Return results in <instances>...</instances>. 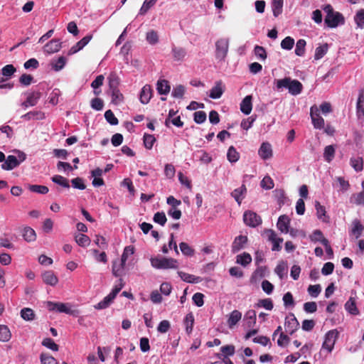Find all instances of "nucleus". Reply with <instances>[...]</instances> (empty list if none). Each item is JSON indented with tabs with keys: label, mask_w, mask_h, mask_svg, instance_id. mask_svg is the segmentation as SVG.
Listing matches in <instances>:
<instances>
[{
	"label": "nucleus",
	"mask_w": 364,
	"mask_h": 364,
	"mask_svg": "<svg viewBox=\"0 0 364 364\" xmlns=\"http://www.w3.org/2000/svg\"><path fill=\"white\" fill-rule=\"evenodd\" d=\"M289 87V92L293 95L300 94L303 89L302 84L297 80H291Z\"/></svg>",
	"instance_id": "24"
},
{
	"label": "nucleus",
	"mask_w": 364,
	"mask_h": 364,
	"mask_svg": "<svg viewBox=\"0 0 364 364\" xmlns=\"http://www.w3.org/2000/svg\"><path fill=\"white\" fill-rule=\"evenodd\" d=\"M346 310L352 315H358L359 311L356 306V301L354 297H350L347 302L345 304Z\"/></svg>",
	"instance_id": "22"
},
{
	"label": "nucleus",
	"mask_w": 364,
	"mask_h": 364,
	"mask_svg": "<svg viewBox=\"0 0 364 364\" xmlns=\"http://www.w3.org/2000/svg\"><path fill=\"white\" fill-rule=\"evenodd\" d=\"M356 109H357L358 117L361 118L362 117H364V95L363 94H360V95L358 97Z\"/></svg>",
	"instance_id": "39"
},
{
	"label": "nucleus",
	"mask_w": 364,
	"mask_h": 364,
	"mask_svg": "<svg viewBox=\"0 0 364 364\" xmlns=\"http://www.w3.org/2000/svg\"><path fill=\"white\" fill-rule=\"evenodd\" d=\"M76 242L81 247H87L90 243L89 237L84 234H78L75 235Z\"/></svg>",
	"instance_id": "41"
},
{
	"label": "nucleus",
	"mask_w": 364,
	"mask_h": 364,
	"mask_svg": "<svg viewBox=\"0 0 364 364\" xmlns=\"http://www.w3.org/2000/svg\"><path fill=\"white\" fill-rule=\"evenodd\" d=\"M257 316L255 310H249L244 316V321L247 328H252L256 323Z\"/></svg>",
	"instance_id": "18"
},
{
	"label": "nucleus",
	"mask_w": 364,
	"mask_h": 364,
	"mask_svg": "<svg viewBox=\"0 0 364 364\" xmlns=\"http://www.w3.org/2000/svg\"><path fill=\"white\" fill-rule=\"evenodd\" d=\"M245 224L251 228H256L262 224L261 217L252 210H247L243 214Z\"/></svg>",
	"instance_id": "4"
},
{
	"label": "nucleus",
	"mask_w": 364,
	"mask_h": 364,
	"mask_svg": "<svg viewBox=\"0 0 364 364\" xmlns=\"http://www.w3.org/2000/svg\"><path fill=\"white\" fill-rule=\"evenodd\" d=\"M227 159L230 163H235L240 159V154L233 146L229 147Z\"/></svg>",
	"instance_id": "30"
},
{
	"label": "nucleus",
	"mask_w": 364,
	"mask_h": 364,
	"mask_svg": "<svg viewBox=\"0 0 364 364\" xmlns=\"http://www.w3.org/2000/svg\"><path fill=\"white\" fill-rule=\"evenodd\" d=\"M134 247L133 246H132V245L127 246L124 250V252L122 255L120 261H122V263L126 264V262H127L129 256L132 255L134 254Z\"/></svg>",
	"instance_id": "53"
},
{
	"label": "nucleus",
	"mask_w": 364,
	"mask_h": 364,
	"mask_svg": "<svg viewBox=\"0 0 364 364\" xmlns=\"http://www.w3.org/2000/svg\"><path fill=\"white\" fill-rule=\"evenodd\" d=\"M310 239L312 242H321L323 245V240H327L323 237L322 232L320 230H315L310 235Z\"/></svg>",
	"instance_id": "52"
},
{
	"label": "nucleus",
	"mask_w": 364,
	"mask_h": 364,
	"mask_svg": "<svg viewBox=\"0 0 364 364\" xmlns=\"http://www.w3.org/2000/svg\"><path fill=\"white\" fill-rule=\"evenodd\" d=\"M354 21L358 27L364 28V9L359 10L354 16Z\"/></svg>",
	"instance_id": "49"
},
{
	"label": "nucleus",
	"mask_w": 364,
	"mask_h": 364,
	"mask_svg": "<svg viewBox=\"0 0 364 364\" xmlns=\"http://www.w3.org/2000/svg\"><path fill=\"white\" fill-rule=\"evenodd\" d=\"M22 118L27 120H30L31 119H42L45 118V114L41 112H29L23 115Z\"/></svg>",
	"instance_id": "45"
},
{
	"label": "nucleus",
	"mask_w": 364,
	"mask_h": 364,
	"mask_svg": "<svg viewBox=\"0 0 364 364\" xmlns=\"http://www.w3.org/2000/svg\"><path fill=\"white\" fill-rule=\"evenodd\" d=\"M252 262V257L247 252H243L241 255H239L236 257V262L240 264L241 265L245 267L247 264H250Z\"/></svg>",
	"instance_id": "33"
},
{
	"label": "nucleus",
	"mask_w": 364,
	"mask_h": 364,
	"mask_svg": "<svg viewBox=\"0 0 364 364\" xmlns=\"http://www.w3.org/2000/svg\"><path fill=\"white\" fill-rule=\"evenodd\" d=\"M223 93V90L221 87V82H217L216 85L214 86L210 92V97L212 99H218L220 98Z\"/></svg>",
	"instance_id": "34"
},
{
	"label": "nucleus",
	"mask_w": 364,
	"mask_h": 364,
	"mask_svg": "<svg viewBox=\"0 0 364 364\" xmlns=\"http://www.w3.org/2000/svg\"><path fill=\"white\" fill-rule=\"evenodd\" d=\"M172 53L175 60H183L186 55V52L183 47H173Z\"/></svg>",
	"instance_id": "38"
},
{
	"label": "nucleus",
	"mask_w": 364,
	"mask_h": 364,
	"mask_svg": "<svg viewBox=\"0 0 364 364\" xmlns=\"http://www.w3.org/2000/svg\"><path fill=\"white\" fill-rule=\"evenodd\" d=\"M125 263L122 261H115L112 264V274L114 277H119L123 275Z\"/></svg>",
	"instance_id": "26"
},
{
	"label": "nucleus",
	"mask_w": 364,
	"mask_h": 364,
	"mask_svg": "<svg viewBox=\"0 0 364 364\" xmlns=\"http://www.w3.org/2000/svg\"><path fill=\"white\" fill-rule=\"evenodd\" d=\"M179 247L183 253L186 256L191 257L194 255L195 250L186 242H182L179 244Z\"/></svg>",
	"instance_id": "40"
},
{
	"label": "nucleus",
	"mask_w": 364,
	"mask_h": 364,
	"mask_svg": "<svg viewBox=\"0 0 364 364\" xmlns=\"http://www.w3.org/2000/svg\"><path fill=\"white\" fill-rule=\"evenodd\" d=\"M310 116L311 118L312 124L315 129H321L324 128V119L320 116L319 109L316 105H313L311 107Z\"/></svg>",
	"instance_id": "6"
},
{
	"label": "nucleus",
	"mask_w": 364,
	"mask_h": 364,
	"mask_svg": "<svg viewBox=\"0 0 364 364\" xmlns=\"http://www.w3.org/2000/svg\"><path fill=\"white\" fill-rule=\"evenodd\" d=\"M42 279L43 282L52 287L55 286L58 282V278L52 270L45 271L42 273Z\"/></svg>",
	"instance_id": "9"
},
{
	"label": "nucleus",
	"mask_w": 364,
	"mask_h": 364,
	"mask_svg": "<svg viewBox=\"0 0 364 364\" xmlns=\"http://www.w3.org/2000/svg\"><path fill=\"white\" fill-rule=\"evenodd\" d=\"M254 54L258 60H264L267 58V52L264 47H255Z\"/></svg>",
	"instance_id": "57"
},
{
	"label": "nucleus",
	"mask_w": 364,
	"mask_h": 364,
	"mask_svg": "<svg viewBox=\"0 0 364 364\" xmlns=\"http://www.w3.org/2000/svg\"><path fill=\"white\" fill-rule=\"evenodd\" d=\"M21 316L26 321H33L35 318V314L31 309L23 308L21 311Z\"/></svg>",
	"instance_id": "42"
},
{
	"label": "nucleus",
	"mask_w": 364,
	"mask_h": 364,
	"mask_svg": "<svg viewBox=\"0 0 364 364\" xmlns=\"http://www.w3.org/2000/svg\"><path fill=\"white\" fill-rule=\"evenodd\" d=\"M91 107L92 109L100 111L103 109L104 102L103 100L100 98L95 97L91 100Z\"/></svg>",
	"instance_id": "62"
},
{
	"label": "nucleus",
	"mask_w": 364,
	"mask_h": 364,
	"mask_svg": "<svg viewBox=\"0 0 364 364\" xmlns=\"http://www.w3.org/2000/svg\"><path fill=\"white\" fill-rule=\"evenodd\" d=\"M171 87L166 80H159L156 83V90L159 95H167L170 92Z\"/></svg>",
	"instance_id": "20"
},
{
	"label": "nucleus",
	"mask_w": 364,
	"mask_h": 364,
	"mask_svg": "<svg viewBox=\"0 0 364 364\" xmlns=\"http://www.w3.org/2000/svg\"><path fill=\"white\" fill-rule=\"evenodd\" d=\"M105 118L111 125H117L119 123L118 119L114 116L111 109H108L105 112Z\"/></svg>",
	"instance_id": "50"
},
{
	"label": "nucleus",
	"mask_w": 364,
	"mask_h": 364,
	"mask_svg": "<svg viewBox=\"0 0 364 364\" xmlns=\"http://www.w3.org/2000/svg\"><path fill=\"white\" fill-rule=\"evenodd\" d=\"M51 180L53 183L58 184L59 186L69 188L70 184L69 181L66 178L60 176V175H55L51 178Z\"/></svg>",
	"instance_id": "35"
},
{
	"label": "nucleus",
	"mask_w": 364,
	"mask_h": 364,
	"mask_svg": "<svg viewBox=\"0 0 364 364\" xmlns=\"http://www.w3.org/2000/svg\"><path fill=\"white\" fill-rule=\"evenodd\" d=\"M350 202L357 205H364V191L353 194L350 198Z\"/></svg>",
	"instance_id": "36"
},
{
	"label": "nucleus",
	"mask_w": 364,
	"mask_h": 364,
	"mask_svg": "<svg viewBox=\"0 0 364 364\" xmlns=\"http://www.w3.org/2000/svg\"><path fill=\"white\" fill-rule=\"evenodd\" d=\"M242 318V313L238 310L232 311L228 319L227 323L230 328H232Z\"/></svg>",
	"instance_id": "17"
},
{
	"label": "nucleus",
	"mask_w": 364,
	"mask_h": 364,
	"mask_svg": "<svg viewBox=\"0 0 364 364\" xmlns=\"http://www.w3.org/2000/svg\"><path fill=\"white\" fill-rule=\"evenodd\" d=\"M290 220L288 216L283 215L279 216L277 221V228L284 233H287L289 232V226Z\"/></svg>",
	"instance_id": "16"
},
{
	"label": "nucleus",
	"mask_w": 364,
	"mask_h": 364,
	"mask_svg": "<svg viewBox=\"0 0 364 364\" xmlns=\"http://www.w3.org/2000/svg\"><path fill=\"white\" fill-rule=\"evenodd\" d=\"M153 220L156 223H158L162 226H164L167 221L166 216L164 212L156 213L154 215Z\"/></svg>",
	"instance_id": "51"
},
{
	"label": "nucleus",
	"mask_w": 364,
	"mask_h": 364,
	"mask_svg": "<svg viewBox=\"0 0 364 364\" xmlns=\"http://www.w3.org/2000/svg\"><path fill=\"white\" fill-rule=\"evenodd\" d=\"M41 96V94L40 92H33L28 96L26 100L23 102L22 105L26 107L28 106H34L37 104Z\"/></svg>",
	"instance_id": "21"
},
{
	"label": "nucleus",
	"mask_w": 364,
	"mask_h": 364,
	"mask_svg": "<svg viewBox=\"0 0 364 364\" xmlns=\"http://www.w3.org/2000/svg\"><path fill=\"white\" fill-rule=\"evenodd\" d=\"M72 186L73 188L84 190L86 188V186L84 183L83 179L80 177L73 178L71 180Z\"/></svg>",
	"instance_id": "60"
},
{
	"label": "nucleus",
	"mask_w": 364,
	"mask_h": 364,
	"mask_svg": "<svg viewBox=\"0 0 364 364\" xmlns=\"http://www.w3.org/2000/svg\"><path fill=\"white\" fill-rule=\"evenodd\" d=\"M307 290L311 296L317 297L321 291V288L320 284L309 285Z\"/></svg>",
	"instance_id": "63"
},
{
	"label": "nucleus",
	"mask_w": 364,
	"mask_h": 364,
	"mask_svg": "<svg viewBox=\"0 0 364 364\" xmlns=\"http://www.w3.org/2000/svg\"><path fill=\"white\" fill-rule=\"evenodd\" d=\"M42 345L53 351H58L59 346L50 338H46L42 341Z\"/></svg>",
	"instance_id": "46"
},
{
	"label": "nucleus",
	"mask_w": 364,
	"mask_h": 364,
	"mask_svg": "<svg viewBox=\"0 0 364 364\" xmlns=\"http://www.w3.org/2000/svg\"><path fill=\"white\" fill-rule=\"evenodd\" d=\"M156 141V138L152 134H144V146L147 149H151L154 142Z\"/></svg>",
	"instance_id": "47"
},
{
	"label": "nucleus",
	"mask_w": 364,
	"mask_h": 364,
	"mask_svg": "<svg viewBox=\"0 0 364 364\" xmlns=\"http://www.w3.org/2000/svg\"><path fill=\"white\" fill-rule=\"evenodd\" d=\"M338 337V332L337 330L335 329L328 331L325 335L322 348L327 350L328 353H331L334 348Z\"/></svg>",
	"instance_id": "5"
},
{
	"label": "nucleus",
	"mask_w": 364,
	"mask_h": 364,
	"mask_svg": "<svg viewBox=\"0 0 364 364\" xmlns=\"http://www.w3.org/2000/svg\"><path fill=\"white\" fill-rule=\"evenodd\" d=\"M46 306L48 310L51 311H55L73 316H77L79 315V311L75 309H73L71 308L72 305L68 303L47 301Z\"/></svg>",
	"instance_id": "2"
},
{
	"label": "nucleus",
	"mask_w": 364,
	"mask_h": 364,
	"mask_svg": "<svg viewBox=\"0 0 364 364\" xmlns=\"http://www.w3.org/2000/svg\"><path fill=\"white\" fill-rule=\"evenodd\" d=\"M41 364H58L57 360L51 355L41 353L40 355Z\"/></svg>",
	"instance_id": "55"
},
{
	"label": "nucleus",
	"mask_w": 364,
	"mask_h": 364,
	"mask_svg": "<svg viewBox=\"0 0 364 364\" xmlns=\"http://www.w3.org/2000/svg\"><path fill=\"white\" fill-rule=\"evenodd\" d=\"M152 92H153V90H152L151 85H144L140 92V95H139L140 102L144 105L148 104L151 98Z\"/></svg>",
	"instance_id": "12"
},
{
	"label": "nucleus",
	"mask_w": 364,
	"mask_h": 364,
	"mask_svg": "<svg viewBox=\"0 0 364 364\" xmlns=\"http://www.w3.org/2000/svg\"><path fill=\"white\" fill-rule=\"evenodd\" d=\"M185 93V87L183 85H178L173 87L172 91V96L176 98H182Z\"/></svg>",
	"instance_id": "58"
},
{
	"label": "nucleus",
	"mask_w": 364,
	"mask_h": 364,
	"mask_svg": "<svg viewBox=\"0 0 364 364\" xmlns=\"http://www.w3.org/2000/svg\"><path fill=\"white\" fill-rule=\"evenodd\" d=\"M257 307H263L267 310H272L274 307L273 302L271 299H264L259 300L256 304Z\"/></svg>",
	"instance_id": "48"
},
{
	"label": "nucleus",
	"mask_w": 364,
	"mask_h": 364,
	"mask_svg": "<svg viewBox=\"0 0 364 364\" xmlns=\"http://www.w3.org/2000/svg\"><path fill=\"white\" fill-rule=\"evenodd\" d=\"M206 113L204 111H197L193 114L194 122L197 124H202L206 120Z\"/></svg>",
	"instance_id": "56"
},
{
	"label": "nucleus",
	"mask_w": 364,
	"mask_h": 364,
	"mask_svg": "<svg viewBox=\"0 0 364 364\" xmlns=\"http://www.w3.org/2000/svg\"><path fill=\"white\" fill-rule=\"evenodd\" d=\"M247 241V237L245 235H239L236 237L232 244V252L235 253L243 249Z\"/></svg>",
	"instance_id": "10"
},
{
	"label": "nucleus",
	"mask_w": 364,
	"mask_h": 364,
	"mask_svg": "<svg viewBox=\"0 0 364 364\" xmlns=\"http://www.w3.org/2000/svg\"><path fill=\"white\" fill-rule=\"evenodd\" d=\"M178 274L183 281L187 283L196 284L202 282L203 280V279L200 277H196L193 274H191L181 271L178 272Z\"/></svg>",
	"instance_id": "15"
},
{
	"label": "nucleus",
	"mask_w": 364,
	"mask_h": 364,
	"mask_svg": "<svg viewBox=\"0 0 364 364\" xmlns=\"http://www.w3.org/2000/svg\"><path fill=\"white\" fill-rule=\"evenodd\" d=\"M350 165L356 171H360L363 168V160L361 157L350 159Z\"/></svg>",
	"instance_id": "44"
},
{
	"label": "nucleus",
	"mask_w": 364,
	"mask_h": 364,
	"mask_svg": "<svg viewBox=\"0 0 364 364\" xmlns=\"http://www.w3.org/2000/svg\"><path fill=\"white\" fill-rule=\"evenodd\" d=\"M323 10L326 14L324 21L328 27L336 28L345 23L343 16L338 11H334L331 5H325Z\"/></svg>",
	"instance_id": "1"
},
{
	"label": "nucleus",
	"mask_w": 364,
	"mask_h": 364,
	"mask_svg": "<svg viewBox=\"0 0 364 364\" xmlns=\"http://www.w3.org/2000/svg\"><path fill=\"white\" fill-rule=\"evenodd\" d=\"M194 316L193 313H188L184 318V324L186 326V331L188 334H190L193 328L194 325Z\"/></svg>",
	"instance_id": "31"
},
{
	"label": "nucleus",
	"mask_w": 364,
	"mask_h": 364,
	"mask_svg": "<svg viewBox=\"0 0 364 364\" xmlns=\"http://www.w3.org/2000/svg\"><path fill=\"white\" fill-rule=\"evenodd\" d=\"M11 338V333L6 325H0V341L7 342Z\"/></svg>",
	"instance_id": "29"
},
{
	"label": "nucleus",
	"mask_w": 364,
	"mask_h": 364,
	"mask_svg": "<svg viewBox=\"0 0 364 364\" xmlns=\"http://www.w3.org/2000/svg\"><path fill=\"white\" fill-rule=\"evenodd\" d=\"M22 236L23 239L28 242H33L36 240V234L35 230L30 227H25L23 230Z\"/></svg>",
	"instance_id": "25"
},
{
	"label": "nucleus",
	"mask_w": 364,
	"mask_h": 364,
	"mask_svg": "<svg viewBox=\"0 0 364 364\" xmlns=\"http://www.w3.org/2000/svg\"><path fill=\"white\" fill-rule=\"evenodd\" d=\"M252 97L247 95L240 103V110L245 114H249L252 109Z\"/></svg>",
	"instance_id": "14"
},
{
	"label": "nucleus",
	"mask_w": 364,
	"mask_h": 364,
	"mask_svg": "<svg viewBox=\"0 0 364 364\" xmlns=\"http://www.w3.org/2000/svg\"><path fill=\"white\" fill-rule=\"evenodd\" d=\"M111 92L112 102L116 105H119L124 100V96L119 89L109 90Z\"/></svg>",
	"instance_id": "32"
},
{
	"label": "nucleus",
	"mask_w": 364,
	"mask_h": 364,
	"mask_svg": "<svg viewBox=\"0 0 364 364\" xmlns=\"http://www.w3.org/2000/svg\"><path fill=\"white\" fill-rule=\"evenodd\" d=\"M16 72V68L13 65H6L1 70L3 77H10Z\"/></svg>",
	"instance_id": "64"
},
{
	"label": "nucleus",
	"mask_w": 364,
	"mask_h": 364,
	"mask_svg": "<svg viewBox=\"0 0 364 364\" xmlns=\"http://www.w3.org/2000/svg\"><path fill=\"white\" fill-rule=\"evenodd\" d=\"M57 168L58 171L63 170L65 171H71L73 169H77V166L75 165L73 167L68 162L59 161L57 164Z\"/></svg>",
	"instance_id": "59"
},
{
	"label": "nucleus",
	"mask_w": 364,
	"mask_h": 364,
	"mask_svg": "<svg viewBox=\"0 0 364 364\" xmlns=\"http://www.w3.org/2000/svg\"><path fill=\"white\" fill-rule=\"evenodd\" d=\"M364 225H363L358 220H355L353 222V228L350 230V234L358 239L362 235Z\"/></svg>",
	"instance_id": "23"
},
{
	"label": "nucleus",
	"mask_w": 364,
	"mask_h": 364,
	"mask_svg": "<svg viewBox=\"0 0 364 364\" xmlns=\"http://www.w3.org/2000/svg\"><path fill=\"white\" fill-rule=\"evenodd\" d=\"M151 264L156 269H177L178 261L173 258L153 257L150 259Z\"/></svg>",
	"instance_id": "3"
},
{
	"label": "nucleus",
	"mask_w": 364,
	"mask_h": 364,
	"mask_svg": "<svg viewBox=\"0 0 364 364\" xmlns=\"http://www.w3.org/2000/svg\"><path fill=\"white\" fill-rule=\"evenodd\" d=\"M336 149L333 145H328L324 148L323 158L326 161L330 163L334 158Z\"/></svg>",
	"instance_id": "27"
},
{
	"label": "nucleus",
	"mask_w": 364,
	"mask_h": 364,
	"mask_svg": "<svg viewBox=\"0 0 364 364\" xmlns=\"http://www.w3.org/2000/svg\"><path fill=\"white\" fill-rule=\"evenodd\" d=\"M228 47H216L215 57L218 60H223L227 55Z\"/></svg>",
	"instance_id": "54"
},
{
	"label": "nucleus",
	"mask_w": 364,
	"mask_h": 364,
	"mask_svg": "<svg viewBox=\"0 0 364 364\" xmlns=\"http://www.w3.org/2000/svg\"><path fill=\"white\" fill-rule=\"evenodd\" d=\"M19 164L20 161L15 156L9 155L5 160L4 163L2 164L1 168L4 170L9 171L17 167Z\"/></svg>",
	"instance_id": "13"
},
{
	"label": "nucleus",
	"mask_w": 364,
	"mask_h": 364,
	"mask_svg": "<svg viewBox=\"0 0 364 364\" xmlns=\"http://www.w3.org/2000/svg\"><path fill=\"white\" fill-rule=\"evenodd\" d=\"M258 154L264 160L270 159L272 156L271 144L268 142H263L259 149Z\"/></svg>",
	"instance_id": "11"
},
{
	"label": "nucleus",
	"mask_w": 364,
	"mask_h": 364,
	"mask_svg": "<svg viewBox=\"0 0 364 364\" xmlns=\"http://www.w3.org/2000/svg\"><path fill=\"white\" fill-rule=\"evenodd\" d=\"M109 81V90H115L119 89L118 87L119 85V77L115 73H112L108 77Z\"/></svg>",
	"instance_id": "28"
},
{
	"label": "nucleus",
	"mask_w": 364,
	"mask_h": 364,
	"mask_svg": "<svg viewBox=\"0 0 364 364\" xmlns=\"http://www.w3.org/2000/svg\"><path fill=\"white\" fill-rule=\"evenodd\" d=\"M28 189L31 192L40 194H46L49 191L47 186L42 185H29Z\"/></svg>",
	"instance_id": "43"
},
{
	"label": "nucleus",
	"mask_w": 364,
	"mask_h": 364,
	"mask_svg": "<svg viewBox=\"0 0 364 364\" xmlns=\"http://www.w3.org/2000/svg\"><path fill=\"white\" fill-rule=\"evenodd\" d=\"M67 63V58L65 56H60L57 59H53L50 62L51 68L55 72L61 70Z\"/></svg>",
	"instance_id": "19"
},
{
	"label": "nucleus",
	"mask_w": 364,
	"mask_h": 364,
	"mask_svg": "<svg viewBox=\"0 0 364 364\" xmlns=\"http://www.w3.org/2000/svg\"><path fill=\"white\" fill-rule=\"evenodd\" d=\"M283 0H272V8L273 15L277 17L282 12Z\"/></svg>",
	"instance_id": "37"
},
{
	"label": "nucleus",
	"mask_w": 364,
	"mask_h": 364,
	"mask_svg": "<svg viewBox=\"0 0 364 364\" xmlns=\"http://www.w3.org/2000/svg\"><path fill=\"white\" fill-rule=\"evenodd\" d=\"M265 232L267 235L268 240L273 244L272 247V251H279L282 248L280 243L282 242L283 240L282 238L277 237L275 232L272 230H267Z\"/></svg>",
	"instance_id": "8"
},
{
	"label": "nucleus",
	"mask_w": 364,
	"mask_h": 364,
	"mask_svg": "<svg viewBox=\"0 0 364 364\" xmlns=\"http://www.w3.org/2000/svg\"><path fill=\"white\" fill-rule=\"evenodd\" d=\"M114 299L112 297H110V296L108 294L107 296H105L104 298V299L102 301L99 302L97 304V306H95V308L97 309H106L107 307L109 306V305L111 304V302Z\"/></svg>",
	"instance_id": "61"
},
{
	"label": "nucleus",
	"mask_w": 364,
	"mask_h": 364,
	"mask_svg": "<svg viewBox=\"0 0 364 364\" xmlns=\"http://www.w3.org/2000/svg\"><path fill=\"white\" fill-rule=\"evenodd\" d=\"M285 331L292 335L299 327V323L293 313H290L285 318Z\"/></svg>",
	"instance_id": "7"
}]
</instances>
